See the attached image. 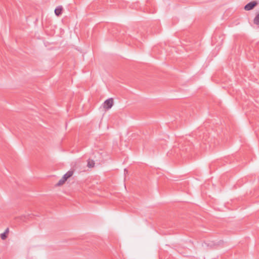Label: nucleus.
Wrapping results in <instances>:
<instances>
[{"mask_svg":"<svg viewBox=\"0 0 259 259\" xmlns=\"http://www.w3.org/2000/svg\"><path fill=\"white\" fill-rule=\"evenodd\" d=\"M8 232H9V229H8V228H7V229L5 230V232H6V234H8Z\"/></svg>","mask_w":259,"mask_h":259,"instance_id":"nucleus-10","label":"nucleus"},{"mask_svg":"<svg viewBox=\"0 0 259 259\" xmlns=\"http://www.w3.org/2000/svg\"><path fill=\"white\" fill-rule=\"evenodd\" d=\"M257 5L256 1H252L246 4L244 7V9L246 11H249L252 10Z\"/></svg>","mask_w":259,"mask_h":259,"instance_id":"nucleus-1","label":"nucleus"},{"mask_svg":"<svg viewBox=\"0 0 259 259\" xmlns=\"http://www.w3.org/2000/svg\"><path fill=\"white\" fill-rule=\"evenodd\" d=\"M73 170H70L64 175L62 178L66 181L68 178H70L73 175Z\"/></svg>","mask_w":259,"mask_h":259,"instance_id":"nucleus-3","label":"nucleus"},{"mask_svg":"<svg viewBox=\"0 0 259 259\" xmlns=\"http://www.w3.org/2000/svg\"><path fill=\"white\" fill-rule=\"evenodd\" d=\"M205 244H207L208 246H210L211 247H215V246H218L219 244V243H215L212 242L209 243H205Z\"/></svg>","mask_w":259,"mask_h":259,"instance_id":"nucleus-8","label":"nucleus"},{"mask_svg":"<svg viewBox=\"0 0 259 259\" xmlns=\"http://www.w3.org/2000/svg\"><path fill=\"white\" fill-rule=\"evenodd\" d=\"M113 104V100L112 98H109L106 100L104 103V108L109 109H110Z\"/></svg>","mask_w":259,"mask_h":259,"instance_id":"nucleus-2","label":"nucleus"},{"mask_svg":"<svg viewBox=\"0 0 259 259\" xmlns=\"http://www.w3.org/2000/svg\"><path fill=\"white\" fill-rule=\"evenodd\" d=\"M1 237L2 240H5L7 237V235L6 234V232H4L3 233L1 234Z\"/></svg>","mask_w":259,"mask_h":259,"instance_id":"nucleus-9","label":"nucleus"},{"mask_svg":"<svg viewBox=\"0 0 259 259\" xmlns=\"http://www.w3.org/2000/svg\"><path fill=\"white\" fill-rule=\"evenodd\" d=\"M63 8L62 6L57 7L55 10V13L56 16H59L62 13Z\"/></svg>","mask_w":259,"mask_h":259,"instance_id":"nucleus-4","label":"nucleus"},{"mask_svg":"<svg viewBox=\"0 0 259 259\" xmlns=\"http://www.w3.org/2000/svg\"><path fill=\"white\" fill-rule=\"evenodd\" d=\"M223 243V241H220L219 243Z\"/></svg>","mask_w":259,"mask_h":259,"instance_id":"nucleus-11","label":"nucleus"},{"mask_svg":"<svg viewBox=\"0 0 259 259\" xmlns=\"http://www.w3.org/2000/svg\"><path fill=\"white\" fill-rule=\"evenodd\" d=\"M65 182H66V181L63 178H62L59 181V182L55 185V186H60L62 185Z\"/></svg>","mask_w":259,"mask_h":259,"instance_id":"nucleus-7","label":"nucleus"},{"mask_svg":"<svg viewBox=\"0 0 259 259\" xmlns=\"http://www.w3.org/2000/svg\"><path fill=\"white\" fill-rule=\"evenodd\" d=\"M253 23L254 24L259 25V13L256 15L253 19Z\"/></svg>","mask_w":259,"mask_h":259,"instance_id":"nucleus-6","label":"nucleus"},{"mask_svg":"<svg viewBox=\"0 0 259 259\" xmlns=\"http://www.w3.org/2000/svg\"><path fill=\"white\" fill-rule=\"evenodd\" d=\"M95 161L93 160L89 159L88 161V166L90 168L94 167L95 166Z\"/></svg>","mask_w":259,"mask_h":259,"instance_id":"nucleus-5","label":"nucleus"}]
</instances>
